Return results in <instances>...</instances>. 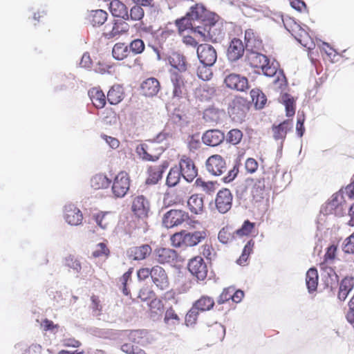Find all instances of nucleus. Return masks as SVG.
I'll return each mask as SVG.
<instances>
[{
  "mask_svg": "<svg viewBox=\"0 0 354 354\" xmlns=\"http://www.w3.org/2000/svg\"><path fill=\"white\" fill-rule=\"evenodd\" d=\"M208 233L206 230L194 232L181 230L174 233L171 236L170 241L172 246L175 248L194 247L206 239Z\"/></svg>",
  "mask_w": 354,
  "mask_h": 354,
  "instance_id": "1",
  "label": "nucleus"
},
{
  "mask_svg": "<svg viewBox=\"0 0 354 354\" xmlns=\"http://www.w3.org/2000/svg\"><path fill=\"white\" fill-rule=\"evenodd\" d=\"M218 19V16L216 15L213 21L206 22L201 28L196 31V37L199 41L217 43L222 40L224 33Z\"/></svg>",
  "mask_w": 354,
  "mask_h": 354,
  "instance_id": "2",
  "label": "nucleus"
},
{
  "mask_svg": "<svg viewBox=\"0 0 354 354\" xmlns=\"http://www.w3.org/2000/svg\"><path fill=\"white\" fill-rule=\"evenodd\" d=\"M139 157L145 161H156L163 152V147L156 141L149 140L136 147Z\"/></svg>",
  "mask_w": 354,
  "mask_h": 354,
  "instance_id": "3",
  "label": "nucleus"
},
{
  "mask_svg": "<svg viewBox=\"0 0 354 354\" xmlns=\"http://www.w3.org/2000/svg\"><path fill=\"white\" fill-rule=\"evenodd\" d=\"M129 174L121 171L118 172L112 181L111 192L115 198H123L128 193L131 186Z\"/></svg>",
  "mask_w": 354,
  "mask_h": 354,
  "instance_id": "4",
  "label": "nucleus"
},
{
  "mask_svg": "<svg viewBox=\"0 0 354 354\" xmlns=\"http://www.w3.org/2000/svg\"><path fill=\"white\" fill-rule=\"evenodd\" d=\"M190 219L189 213L182 209H172L167 212L162 218V224L166 228H173L187 223Z\"/></svg>",
  "mask_w": 354,
  "mask_h": 354,
  "instance_id": "5",
  "label": "nucleus"
},
{
  "mask_svg": "<svg viewBox=\"0 0 354 354\" xmlns=\"http://www.w3.org/2000/svg\"><path fill=\"white\" fill-rule=\"evenodd\" d=\"M215 15L216 14L209 12L203 6L198 4L192 6L190 12L187 13V16H189L194 23H197V24L201 26L209 21H213Z\"/></svg>",
  "mask_w": 354,
  "mask_h": 354,
  "instance_id": "6",
  "label": "nucleus"
},
{
  "mask_svg": "<svg viewBox=\"0 0 354 354\" xmlns=\"http://www.w3.org/2000/svg\"><path fill=\"white\" fill-rule=\"evenodd\" d=\"M187 268L198 280L204 281L207 278V266L201 257L196 256L191 259L187 264Z\"/></svg>",
  "mask_w": 354,
  "mask_h": 354,
  "instance_id": "7",
  "label": "nucleus"
},
{
  "mask_svg": "<svg viewBox=\"0 0 354 354\" xmlns=\"http://www.w3.org/2000/svg\"><path fill=\"white\" fill-rule=\"evenodd\" d=\"M179 170L182 177L187 182H192L198 176V169L192 158L183 156L179 161Z\"/></svg>",
  "mask_w": 354,
  "mask_h": 354,
  "instance_id": "8",
  "label": "nucleus"
},
{
  "mask_svg": "<svg viewBox=\"0 0 354 354\" xmlns=\"http://www.w3.org/2000/svg\"><path fill=\"white\" fill-rule=\"evenodd\" d=\"M233 196L229 189L219 190L215 198V207L221 214L227 213L232 207Z\"/></svg>",
  "mask_w": 354,
  "mask_h": 354,
  "instance_id": "9",
  "label": "nucleus"
},
{
  "mask_svg": "<svg viewBox=\"0 0 354 354\" xmlns=\"http://www.w3.org/2000/svg\"><path fill=\"white\" fill-rule=\"evenodd\" d=\"M151 205L149 200L142 195L136 196L132 201L131 211L138 218L145 219L149 216Z\"/></svg>",
  "mask_w": 354,
  "mask_h": 354,
  "instance_id": "10",
  "label": "nucleus"
},
{
  "mask_svg": "<svg viewBox=\"0 0 354 354\" xmlns=\"http://www.w3.org/2000/svg\"><path fill=\"white\" fill-rule=\"evenodd\" d=\"M197 55L202 64L213 66L217 59L215 48L207 44H200L197 48Z\"/></svg>",
  "mask_w": 354,
  "mask_h": 354,
  "instance_id": "11",
  "label": "nucleus"
},
{
  "mask_svg": "<svg viewBox=\"0 0 354 354\" xmlns=\"http://www.w3.org/2000/svg\"><path fill=\"white\" fill-rule=\"evenodd\" d=\"M151 279L156 288L166 290L169 288V279L165 270L160 266H154Z\"/></svg>",
  "mask_w": 354,
  "mask_h": 354,
  "instance_id": "12",
  "label": "nucleus"
},
{
  "mask_svg": "<svg viewBox=\"0 0 354 354\" xmlns=\"http://www.w3.org/2000/svg\"><path fill=\"white\" fill-rule=\"evenodd\" d=\"M263 75L268 77H273L277 75V78L274 80V83L280 88L285 87L287 85V80L281 71L277 73V66L272 62L270 63L269 59L261 68Z\"/></svg>",
  "mask_w": 354,
  "mask_h": 354,
  "instance_id": "13",
  "label": "nucleus"
},
{
  "mask_svg": "<svg viewBox=\"0 0 354 354\" xmlns=\"http://www.w3.org/2000/svg\"><path fill=\"white\" fill-rule=\"evenodd\" d=\"M170 80L172 84V95L174 97L182 98L187 93V82L184 77L178 72H171Z\"/></svg>",
  "mask_w": 354,
  "mask_h": 354,
  "instance_id": "14",
  "label": "nucleus"
},
{
  "mask_svg": "<svg viewBox=\"0 0 354 354\" xmlns=\"http://www.w3.org/2000/svg\"><path fill=\"white\" fill-rule=\"evenodd\" d=\"M226 86L230 89L243 92L249 88L248 80L240 75L230 73L224 80Z\"/></svg>",
  "mask_w": 354,
  "mask_h": 354,
  "instance_id": "15",
  "label": "nucleus"
},
{
  "mask_svg": "<svg viewBox=\"0 0 354 354\" xmlns=\"http://www.w3.org/2000/svg\"><path fill=\"white\" fill-rule=\"evenodd\" d=\"M206 168L214 176L222 175L227 169L225 160L218 154H214L208 158L206 161Z\"/></svg>",
  "mask_w": 354,
  "mask_h": 354,
  "instance_id": "16",
  "label": "nucleus"
},
{
  "mask_svg": "<svg viewBox=\"0 0 354 354\" xmlns=\"http://www.w3.org/2000/svg\"><path fill=\"white\" fill-rule=\"evenodd\" d=\"M154 259L160 264H172L176 262L178 253L168 248H158L153 252Z\"/></svg>",
  "mask_w": 354,
  "mask_h": 354,
  "instance_id": "17",
  "label": "nucleus"
},
{
  "mask_svg": "<svg viewBox=\"0 0 354 354\" xmlns=\"http://www.w3.org/2000/svg\"><path fill=\"white\" fill-rule=\"evenodd\" d=\"M64 218L69 225H78L82 222L83 214L75 205L68 204L64 207Z\"/></svg>",
  "mask_w": 354,
  "mask_h": 354,
  "instance_id": "18",
  "label": "nucleus"
},
{
  "mask_svg": "<svg viewBox=\"0 0 354 354\" xmlns=\"http://www.w3.org/2000/svg\"><path fill=\"white\" fill-rule=\"evenodd\" d=\"M245 53V46L242 41L237 38H233L229 44L227 49V57L230 62H236L241 59Z\"/></svg>",
  "mask_w": 354,
  "mask_h": 354,
  "instance_id": "19",
  "label": "nucleus"
},
{
  "mask_svg": "<svg viewBox=\"0 0 354 354\" xmlns=\"http://www.w3.org/2000/svg\"><path fill=\"white\" fill-rule=\"evenodd\" d=\"M344 190H340L332 196L331 200L328 203V207L335 211V214H341L347 208L346 201L344 198Z\"/></svg>",
  "mask_w": 354,
  "mask_h": 354,
  "instance_id": "20",
  "label": "nucleus"
},
{
  "mask_svg": "<svg viewBox=\"0 0 354 354\" xmlns=\"http://www.w3.org/2000/svg\"><path fill=\"white\" fill-rule=\"evenodd\" d=\"M245 46L250 50H261L263 48V41L259 33L254 29L248 28L245 31Z\"/></svg>",
  "mask_w": 354,
  "mask_h": 354,
  "instance_id": "21",
  "label": "nucleus"
},
{
  "mask_svg": "<svg viewBox=\"0 0 354 354\" xmlns=\"http://www.w3.org/2000/svg\"><path fill=\"white\" fill-rule=\"evenodd\" d=\"M224 139V133L218 129L207 130L202 136L203 143L211 147L218 146Z\"/></svg>",
  "mask_w": 354,
  "mask_h": 354,
  "instance_id": "22",
  "label": "nucleus"
},
{
  "mask_svg": "<svg viewBox=\"0 0 354 354\" xmlns=\"http://www.w3.org/2000/svg\"><path fill=\"white\" fill-rule=\"evenodd\" d=\"M141 91L147 97H153L158 94L160 89V84L155 77H149L141 84Z\"/></svg>",
  "mask_w": 354,
  "mask_h": 354,
  "instance_id": "23",
  "label": "nucleus"
},
{
  "mask_svg": "<svg viewBox=\"0 0 354 354\" xmlns=\"http://www.w3.org/2000/svg\"><path fill=\"white\" fill-rule=\"evenodd\" d=\"M108 14L103 10H91L87 13L86 19L93 27L100 26L107 20Z\"/></svg>",
  "mask_w": 354,
  "mask_h": 354,
  "instance_id": "24",
  "label": "nucleus"
},
{
  "mask_svg": "<svg viewBox=\"0 0 354 354\" xmlns=\"http://www.w3.org/2000/svg\"><path fill=\"white\" fill-rule=\"evenodd\" d=\"M257 50H250L246 55V60L250 66L254 68H261L268 58L265 55L258 53Z\"/></svg>",
  "mask_w": 354,
  "mask_h": 354,
  "instance_id": "25",
  "label": "nucleus"
},
{
  "mask_svg": "<svg viewBox=\"0 0 354 354\" xmlns=\"http://www.w3.org/2000/svg\"><path fill=\"white\" fill-rule=\"evenodd\" d=\"M88 95L93 104L97 109H102L106 103V97L104 92L99 87L91 88Z\"/></svg>",
  "mask_w": 354,
  "mask_h": 354,
  "instance_id": "26",
  "label": "nucleus"
},
{
  "mask_svg": "<svg viewBox=\"0 0 354 354\" xmlns=\"http://www.w3.org/2000/svg\"><path fill=\"white\" fill-rule=\"evenodd\" d=\"M152 252L151 247L148 244H143L140 246H136L130 248L129 257L133 260L140 261L148 257Z\"/></svg>",
  "mask_w": 354,
  "mask_h": 354,
  "instance_id": "27",
  "label": "nucleus"
},
{
  "mask_svg": "<svg viewBox=\"0 0 354 354\" xmlns=\"http://www.w3.org/2000/svg\"><path fill=\"white\" fill-rule=\"evenodd\" d=\"M109 10L114 17L128 20V8L120 0H112L109 5Z\"/></svg>",
  "mask_w": 354,
  "mask_h": 354,
  "instance_id": "28",
  "label": "nucleus"
},
{
  "mask_svg": "<svg viewBox=\"0 0 354 354\" xmlns=\"http://www.w3.org/2000/svg\"><path fill=\"white\" fill-rule=\"evenodd\" d=\"M292 127V121L290 120H284L278 125H273L272 131L273 137L275 140H284L288 131Z\"/></svg>",
  "mask_w": 354,
  "mask_h": 354,
  "instance_id": "29",
  "label": "nucleus"
},
{
  "mask_svg": "<svg viewBox=\"0 0 354 354\" xmlns=\"http://www.w3.org/2000/svg\"><path fill=\"white\" fill-rule=\"evenodd\" d=\"M354 288V277L346 276L343 278L339 283L338 298L344 301L351 291Z\"/></svg>",
  "mask_w": 354,
  "mask_h": 354,
  "instance_id": "30",
  "label": "nucleus"
},
{
  "mask_svg": "<svg viewBox=\"0 0 354 354\" xmlns=\"http://www.w3.org/2000/svg\"><path fill=\"white\" fill-rule=\"evenodd\" d=\"M187 207L194 214H201L204 211V200L199 194H193L187 200Z\"/></svg>",
  "mask_w": 354,
  "mask_h": 354,
  "instance_id": "31",
  "label": "nucleus"
},
{
  "mask_svg": "<svg viewBox=\"0 0 354 354\" xmlns=\"http://www.w3.org/2000/svg\"><path fill=\"white\" fill-rule=\"evenodd\" d=\"M94 218L97 225L103 230L111 227L115 221L114 215L109 212H100L94 216Z\"/></svg>",
  "mask_w": 354,
  "mask_h": 354,
  "instance_id": "32",
  "label": "nucleus"
},
{
  "mask_svg": "<svg viewBox=\"0 0 354 354\" xmlns=\"http://www.w3.org/2000/svg\"><path fill=\"white\" fill-rule=\"evenodd\" d=\"M112 55L114 59L122 61L131 57L129 46L124 42H118L112 48Z\"/></svg>",
  "mask_w": 354,
  "mask_h": 354,
  "instance_id": "33",
  "label": "nucleus"
},
{
  "mask_svg": "<svg viewBox=\"0 0 354 354\" xmlns=\"http://www.w3.org/2000/svg\"><path fill=\"white\" fill-rule=\"evenodd\" d=\"M91 187L95 190L104 189L109 187L111 180L103 174H97L91 179Z\"/></svg>",
  "mask_w": 354,
  "mask_h": 354,
  "instance_id": "34",
  "label": "nucleus"
},
{
  "mask_svg": "<svg viewBox=\"0 0 354 354\" xmlns=\"http://www.w3.org/2000/svg\"><path fill=\"white\" fill-rule=\"evenodd\" d=\"M337 246L333 244L326 248L324 260L319 263V268L322 270H326L328 266L334 262L337 257Z\"/></svg>",
  "mask_w": 354,
  "mask_h": 354,
  "instance_id": "35",
  "label": "nucleus"
},
{
  "mask_svg": "<svg viewBox=\"0 0 354 354\" xmlns=\"http://www.w3.org/2000/svg\"><path fill=\"white\" fill-rule=\"evenodd\" d=\"M214 298L207 295H202L193 304L199 312L212 310L214 306Z\"/></svg>",
  "mask_w": 354,
  "mask_h": 354,
  "instance_id": "36",
  "label": "nucleus"
},
{
  "mask_svg": "<svg viewBox=\"0 0 354 354\" xmlns=\"http://www.w3.org/2000/svg\"><path fill=\"white\" fill-rule=\"evenodd\" d=\"M205 335L212 339L221 340L224 337L225 328L221 324L214 323L207 328Z\"/></svg>",
  "mask_w": 354,
  "mask_h": 354,
  "instance_id": "37",
  "label": "nucleus"
},
{
  "mask_svg": "<svg viewBox=\"0 0 354 354\" xmlns=\"http://www.w3.org/2000/svg\"><path fill=\"white\" fill-rule=\"evenodd\" d=\"M107 100L111 104H118L124 98V92L121 86H113L107 93Z\"/></svg>",
  "mask_w": 354,
  "mask_h": 354,
  "instance_id": "38",
  "label": "nucleus"
},
{
  "mask_svg": "<svg viewBox=\"0 0 354 354\" xmlns=\"http://www.w3.org/2000/svg\"><path fill=\"white\" fill-rule=\"evenodd\" d=\"M169 62L172 67L176 68L180 72H184L187 70L186 59L183 55L174 53L169 56Z\"/></svg>",
  "mask_w": 354,
  "mask_h": 354,
  "instance_id": "39",
  "label": "nucleus"
},
{
  "mask_svg": "<svg viewBox=\"0 0 354 354\" xmlns=\"http://www.w3.org/2000/svg\"><path fill=\"white\" fill-rule=\"evenodd\" d=\"M176 25L178 28L180 32H183L187 29L193 30L194 34L196 35V31L198 30V29L202 28V26L200 24H197V23H194L187 15L186 17L177 20Z\"/></svg>",
  "mask_w": 354,
  "mask_h": 354,
  "instance_id": "40",
  "label": "nucleus"
},
{
  "mask_svg": "<svg viewBox=\"0 0 354 354\" xmlns=\"http://www.w3.org/2000/svg\"><path fill=\"white\" fill-rule=\"evenodd\" d=\"M129 25L124 21L115 20L111 30L106 33L108 38H113L115 36L125 33L129 30Z\"/></svg>",
  "mask_w": 354,
  "mask_h": 354,
  "instance_id": "41",
  "label": "nucleus"
},
{
  "mask_svg": "<svg viewBox=\"0 0 354 354\" xmlns=\"http://www.w3.org/2000/svg\"><path fill=\"white\" fill-rule=\"evenodd\" d=\"M318 272L315 268H310L306 275V283L309 292L317 290L318 285Z\"/></svg>",
  "mask_w": 354,
  "mask_h": 354,
  "instance_id": "42",
  "label": "nucleus"
},
{
  "mask_svg": "<svg viewBox=\"0 0 354 354\" xmlns=\"http://www.w3.org/2000/svg\"><path fill=\"white\" fill-rule=\"evenodd\" d=\"M252 102L257 109H261L266 104V95L259 88H253L250 91Z\"/></svg>",
  "mask_w": 354,
  "mask_h": 354,
  "instance_id": "43",
  "label": "nucleus"
},
{
  "mask_svg": "<svg viewBox=\"0 0 354 354\" xmlns=\"http://www.w3.org/2000/svg\"><path fill=\"white\" fill-rule=\"evenodd\" d=\"M162 173L163 171L160 167L150 166L147 169L148 176L146 179V184H156L162 178Z\"/></svg>",
  "mask_w": 354,
  "mask_h": 354,
  "instance_id": "44",
  "label": "nucleus"
},
{
  "mask_svg": "<svg viewBox=\"0 0 354 354\" xmlns=\"http://www.w3.org/2000/svg\"><path fill=\"white\" fill-rule=\"evenodd\" d=\"M181 176L182 174L177 166L171 167L167 176V185L171 187L176 186L179 183Z\"/></svg>",
  "mask_w": 354,
  "mask_h": 354,
  "instance_id": "45",
  "label": "nucleus"
},
{
  "mask_svg": "<svg viewBox=\"0 0 354 354\" xmlns=\"http://www.w3.org/2000/svg\"><path fill=\"white\" fill-rule=\"evenodd\" d=\"M255 228V223L250 222L249 220H246L243 222L241 227L236 230L234 234L239 237L248 236H250Z\"/></svg>",
  "mask_w": 354,
  "mask_h": 354,
  "instance_id": "46",
  "label": "nucleus"
},
{
  "mask_svg": "<svg viewBox=\"0 0 354 354\" xmlns=\"http://www.w3.org/2000/svg\"><path fill=\"white\" fill-rule=\"evenodd\" d=\"M254 245V242L253 240L251 239L248 241L243 248L241 255L236 261L239 265L243 266L246 263L250 254L252 252Z\"/></svg>",
  "mask_w": 354,
  "mask_h": 354,
  "instance_id": "47",
  "label": "nucleus"
},
{
  "mask_svg": "<svg viewBox=\"0 0 354 354\" xmlns=\"http://www.w3.org/2000/svg\"><path fill=\"white\" fill-rule=\"evenodd\" d=\"M110 254V250L107 245L104 243H98L92 252V257L94 258L107 259Z\"/></svg>",
  "mask_w": 354,
  "mask_h": 354,
  "instance_id": "48",
  "label": "nucleus"
},
{
  "mask_svg": "<svg viewBox=\"0 0 354 354\" xmlns=\"http://www.w3.org/2000/svg\"><path fill=\"white\" fill-rule=\"evenodd\" d=\"M216 90L214 86L204 84L198 89L201 100H208L216 95Z\"/></svg>",
  "mask_w": 354,
  "mask_h": 354,
  "instance_id": "49",
  "label": "nucleus"
},
{
  "mask_svg": "<svg viewBox=\"0 0 354 354\" xmlns=\"http://www.w3.org/2000/svg\"><path fill=\"white\" fill-rule=\"evenodd\" d=\"M194 185L196 187H200L207 194L213 193L215 189V183L212 181L205 182L202 178H198L196 180Z\"/></svg>",
  "mask_w": 354,
  "mask_h": 354,
  "instance_id": "50",
  "label": "nucleus"
},
{
  "mask_svg": "<svg viewBox=\"0 0 354 354\" xmlns=\"http://www.w3.org/2000/svg\"><path fill=\"white\" fill-rule=\"evenodd\" d=\"M243 138V133L238 129H231L227 134L226 140L232 145L239 144Z\"/></svg>",
  "mask_w": 354,
  "mask_h": 354,
  "instance_id": "51",
  "label": "nucleus"
},
{
  "mask_svg": "<svg viewBox=\"0 0 354 354\" xmlns=\"http://www.w3.org/2000/svg\"><path fill=\"white\" fill-rule=\"evenodd\" d=\"M145 16V11L140 6L134 5L128 12V20L140 21Z\"/></svg>",
  "mask_w": 354,
  "mask_h": 354,
  "instance_id": "52",
  "label": "nucleus"
},
{
  "mask_svg": "<svg viewBox=\"0 0 354 354\" xmlns=\"http://www.w3.org/2000/svg\"><path fill=\"white\" fill-rule=\"evenodd\" d=\"M129 48L130 53L131 52L134 55H138L144 52L145 45L141 39H135L130 42Z\"/></svg>",
  "mask_w": 354,
  "mask_h": 354,
  "instance_id": "53",
  "label": "nucleus"
},
{
  "mask_svg": "<svg viewBox=\"0 0 354 354\" xmlns=\"http://www.w3.org/2000/svg\"><path fill=\"white\" fill-rule=\"evenodd\" d=\"M147 335V332L145 330H131L128 335L129 341L135 344H141L142 340Z\"/></svg>",
  "mask_w": 354,
  "mask_h": 354,
  "instance_id": "54",
  "label": "nucleus"
},
{
  "mask_svg": "<svg viewBox=\"0 0 354 354\" xmlns=\"http://www.w3.org/2000/svg\"><path fill=\"white\" fill-rule=\"evenodd\" d=\"M342 249L345 254H354V232L344 240Z\"/></svg>",
  "mask_w": 354,
  "mask_h": 354,
  "instance_id": "55",
  "label": "nucleus"
},
{
  "mask_svg": "<svg viewBox=\"0 0 354 354\" xmlns=\"http://www.w3.org/2000/svg\"><path fill=\"white\" fill-rule=\"evenodd\" d=\"M210 66L205 64L198 66L197 69L198 77L204 81L209 80L213 75L212 71L209 68Z\"/></svg>",
  "mask_w": 354,
  "mask_h": 354,
  "instance_id": "56",
  "label": "nucleus"
},
{
  "mask_svg": "<svg viewBox=\"0 0 354 354\" xmlns=\"http://www.w3.org/2000/svg\"><path fill=\"white\" fill-rule=\"evenodd\" d=\"M164 321L167 324H176L180 321L178 315L172 308H169L165 312Z\"/></svg>",
  "mask_w": 354,
  "mask_h": 354,
  "instance_id": "57",
  "label": "nucleus"
},
{
  "mask_svg": "<svg viewBox=\"0 0 354 354\" xmlns=\"http://www.w3.org/2000/svg\"><path fill=\"white\" fill-rule=\"evenodd\" d=\"M199 311L192 306L185 316V324L187 326H192L196 324Z\"/></svg>",
  "mask_w": 354,
  "mask_h": 354,
  "instance_id": "58",
  "label": "nucleus"
},
{
  "mask_svg": "<svg viewBox=\"0 0 354 354\" xmlns=\"http://www.w3.org/2000/svg\"><path fill=\"white\" fill-rule=\"evenodd\" d=\"M218 239L220 242L226 244L233 240L234 234L230 232L227 227H223L219 231Z\"/></svg>",
  "mask_w": 354,
  "mask_h": 354,
  "instance_id": "59",
  "label": "nucleus"
},
{
  "mask_svg": "<svg viewBox=\"0 0 354 354\" xmlns=\"http://www.w3.org/2000/svg\"><path fill=\"white\" fill-rule=\"evenodd\" d=\"M121 350L127 354H147L143 349L128 343L122 344L121 346Z\"/></svg>",
  "mask_w": 354,
  "mask_h": 354,
  "instance_id": "60",
  "label": "nucleus"
},
{
  "mask_svg": "<svg viewBox=\"0 0 354 354\" xmlns=\"http://www.w3.org/2000/svg\"><path fill=\"white\" fill-rule=\"evenodd\" d=\"M284 105L286 106V115L288 117L293 116L295 113V100L290 98L288 95L284 96Z\"/></svg>",
  "mask_w": 354,
  "mask_h": 354,
  "instance_id": "61",
  "label": "nucleus"
},
{
  "mask_svg": "<svg viewBox=\"0 0 354 354\" xmlns=\"http://www.w3.org/2000/svg\"><path fill=\"white\" fill-rule=\"evenodd\" d=\"M234 292V287H228L224 288L219 297H218L217 302L218 304H223L226 301L232 299V293Z\"/></svg>",
  "mask_w": 354,
  "mask_h": 354,
  "instance_id": "62",
  "label": "nucleus"
},
{
  "mask_svg": "<svg viewBox=\"0 0 354 354\" xmlns=\"http://www.w3.org/2000/svg\"><path fill=\"white\" fill-rule=\"evenodd\" d=\"M155 297L154 292L148 286L142 288L138 294V297L142 301H147Z\"/></svg>",
  "mask_w": 354,
  "mask_h": 354,
  "instance_id": "63",
  "label": "nucleus"
},
{
  "mask_svg": "<svg viewBox=\"0 0 354 354\" xmlns=\"http://www.w3.org/2000/svg\"><path fill=\"white\" fill-rule=\"evenodd\" d=\"M66 265L73 269L76 272H80L82 269L80 261L73 256H69L66 258Z\"/></svg>",
  "mask_w": 354,
  "mask_h": 354,
  "instance_id": "64",
  "label": "nucleus"
}]
</instances>
